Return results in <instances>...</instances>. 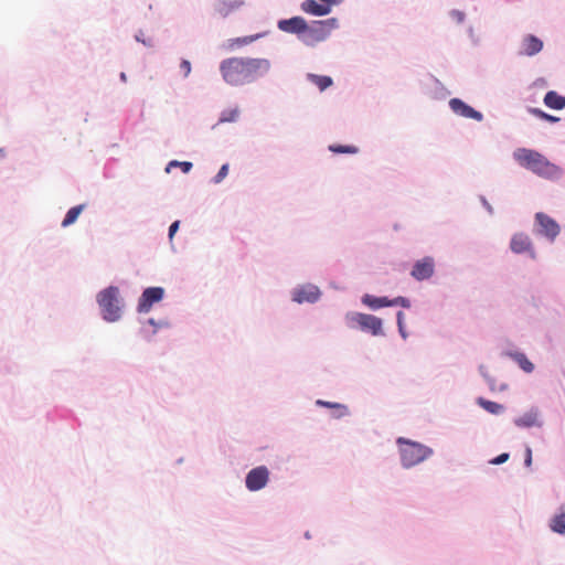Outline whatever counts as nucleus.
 Returning <instances> with one entry per match:
<instances>
[{
    "label": "nucleus",
    "instance_id": "nucleus-5",
    "mask_svg": "<svg viewBox=\"0 0 565 565\" xmlns=\"http://www.w3.org/2000/svg\"><path fill=\"white\" fill-rule=\"evenodd\" d=\"M345 321L352 329L360 328L362 331H367L372 335L383 334L382 320L375 316L361 312H350L345 316Z\"/></svg>",
    "mask_w": 565,
    "mask_h": 565
},
{
    "label": "nucleus",
    "instance_id": "nucleus-11",
    "mask_svg": "<svg viewBox=\"0 0 565 565\" xmlns=\"http://www.w3.org/2000/svg\"><path fill=\"white\" fill-rule=\"evenodd\" d=\"M320 297V290L317 286L306 285L294 290L292 299L298 303L316 302Z\"/></svg>",
    "mask_w": 565,
    "mask_h": 565
},
{
    "label": "nucleus",
    "instance_id": "nucleus-42",
    "mask_svg": "<svg viewBox=\"0 0 565 565\" xmlns=\"http://www.w3.org/2000/svg\"><path fill=\"white\" fill-rule=\"evenodd\" d=\"M399 333L402 334L403 338H406V333H405L404 327H402V331H399Z\"/></svg>",
    "mask_w": 565,
    "mask_h": 565
},
{
    "label": "nucleus",
    "instance_id": "nucleus-21",
    "mask_svg": "<svg viewBox=\"0 0 565 565\" xmlns=\"http://www.w3.org/2000/svg\"><path fill=\"white\" fill-rule=\"evenodd\" d=\"M308 79L313 83L321 92L333 84L332 78L326 75L308 74Z\"/></svg>",
    "mask_w": 565,
    "mask_h": 565
},
{
    "label": "nucleus",
    "instance_id": "nucleus-10",
    "mask_svg": "<svg viewBox=\"0 0 565 565\" xmlns=\"http://www.w3.org/2000/svg\"><path fill=\"white\" fill-rule=\"evenodd\" d=\"M449 106H450V109L461 116V117H465V118H471V119H475L477 121H481L483 116L480 111L473 109L472 107H470L469 105H467L465 102H462L461 99L459 98H452L449 100Z\"/></svg>",
    "mask_w": 565,
    "mask_h": 565
},
{
    "label": "nucleus",
    "instance_id": "nucleus-35",
    "mask_svg": "<svg viewBox=\"0 0 565 565\" xmlns=\"http://www.w3.org/2000/svg\"><path fill=\"white\" fill-rule=\"evenodd\" d=\"M508 459H509V454L504 452V454L499 455L494 459H492L491 463H493V465H501V463L505 462Z\"/></svg>",
    "mask_w": 565,
    "mask_h": 565
},
{
    "label": "nucleus",
    "instance_id": "nucleus-19",
    "mask_svg": "<svg viewBox=\"0 0 565 565\" xmlns=\"http://www.w3.org/2000/svg\"><path fill=\"white\" fill-rule=\"evenodd\" d=\"M362 301L364 305H366L367 307H370L372 309L391 307V299H388L387 297H374L371 295H365L362 298Z\"/></svg>",
    "mask_w": 565,
    "mask_h": 565
},
{
    "label": "nucleus",
    "instance_id": "nucleus-25",
    "mask_svg": "<svg viewBox=\"0 0 565 565\" xmlns=\"http://www.w3.org/2000/svg\"><path fill=\"white\" fill-rule=\"evenodd\" d=\"M260 38V34H255V35H248V36H243V38H235V39H231L228 41V46L231 49H235V47H241L243 45H247V44H250L253 43L254 41H256L257 39Z\"/></svg>",
    "mask_w": 565,
    "mask_h": 565
},
{
    "label": "nucleus",
    "instance_id": "nucleus-26",
    "mask_svg": "<svg viewBox=\"0 0 565 565\" xmlns=\"http://www.w3.org/2000/svg\"><path fill=\"white\" fill-rule=\"evenodd\" d=\"M316 404L319 405V406L337 409L335 417H342V416L348 415V413H349L348 412V407L342 405V404L331 403V402H327V401H322V399H318L316 402Z\"/></svg>",
    "mask_w": 565,
    "mask_h": 565
},
{
    "label": "nucleus",
    "instance_id": "nucleus-38",
    "mask_svg": "<svg viewBox=\"0 0 565 565\" xmlns=\"http://www.w3.org/2000/svg\"><path fill=\"white\" fill-rule=\"evenodd\" d=\"M321 2H323L324 4H329V8L331 9V7L333 4H339L342 2V0H320Z\"/></svg>",
    "mask_w": 565,
    "mask_h": 565
},
{
    "label": "nucleus",
    "instance_id": "nucleus-22",
    "mask_svg": "<svg viewBox=\"0 0 565 565\" xmlns=\"http://www.w3.org/2000/svg\"><path fill=\"white\" fill-rule=\"evenodd\" d=\"M511 356L524 372L531 373L534 370L533 363L526 358L524 353L515 352L512 353Z\"/></svg>",
    "mask_w": 565,
    "mask_h": 565
},
{
    "label": "nucleus",
    "instance_id": "nucleus-28",
    "mask_svg": "<svg viewBox=\"0 0 565 565\" xmlns=\"http://www.w3.org/2000/svg\"><path fill=\"white\" fill-rule=\"evenodd\" d=\"M529 111L532 115H534L543 120L550 121V122H557L559 120L558 117L550 115V114L541 110L540 108H530Z\"/></svg>",
    "mask_w": 565,
    "mask_h": 565
},
{
    "label": "nucleus",
    "instance_id": "nucleus-41",
    "mask_svg": "<svg viewBox=\"0 0 565 565\" xmlns=\"http://www.w3.org/2000/svg\"><path fill=\"white\" fill-rule=\"evenodd\" d=\"M149 323H150L151 326H154V327H158V326H159V324H157V323L154 322V320H153V319H149Z\"/></svg>",
    "mask_w": 565,
    "mask_h": 565
},
{
    "label": "nucleus",
    "instance_id": "nucleus-33",
    "mask_svg": "<svg viewBox=\"0 0 565 565\" xmlns=\"http://www.w3.org/2000/svg\"><path fill=\"white\" fill-rule=\"evenodd\" d=\"M180 70L186 77L191 73V63L188 60H182V62L180 63Z\"/></svg>",
    "mask_w": 565,
    "mask_h": 565
},
{
    "label": "nucleus",
    "instance_id": "nucleus-17",
    "mask_svg": "<svg viewBox=\"0 0 565 565\" xmlns=\"http://www.w3.org/2000/svg\"><path fill=\"white\" fill-rule=\"evenodd\" d=\"M301 10L317 17L327 15L331 12L329 4L318 3L316 0H305L301 3Z\"/></svg>",
    "mask_w": 565,
    "mask_h": 565
},
{
    "label": "nucleus",
    "instance_id": "nucleus-4",
    "mask_svg": "<svg viewBox=\"0 0 565 565\" xmlns=\"http://www.w3.org/2000/svg\"><path fill=\"white\" fill-rule=\"evenodd\" d=\"M97 302L105 320L114 322L120 318L119 289L115 286L102 290L97 295Z\"/></svg>",
    "mask_w": 565,
    "mask_h": 565
},
{
    "label": "nucleus",
    "instance_id": "nucleus-3",
    "mask_svg": "<svg viewBox=\"0 0 565 565\" xmlns=\"http://www.w3.org/2000/svg\"><path fill=\"white\" fill-rule=\"evenodd\" d=\"M397 444L399 445L402 465L405 468L420 463L433 454L430 448L403 437L397 439Z\"/></svg>",
    "mask_w": 565,
    "mask_h": 565
},
{
    "label": "nucleus",
    "instance_id": "nucleus-8",
    "mask_svg": "<svg viewBox=\"0 0 565 565\" xmlns=\"http://www.w3.org/2000/svg\"><path fill=\"white\" fill-rule=\"evenodd\" d=\"M269 480V471L265 466L252 469L246 476V488L249 491H258L263 489Z\"/></svg>",
    "mask_w": 565,
    "mask_h": 565
},
{
    "label": "nucleus",
    "instance_id": "nucleus-13",
    "mask_svg": "<svg viewBox=\"0 0 565 565\" xmlns=\"http://www.w3.org/2000/svg\"><path fill=\"white\" fill-rule=\"evenodd\" d=\"M278 29L282 32L298 34L301 36L303 31L307 29V22L301 17H294L278 21Z\"/></svg>",
    "mask_w": 565,
    "mask_h": 565
},
{
    "label": "nucleus",
    "instance_id": "nucleus-18",
    "mask_svg": "<svg viewBox=\"0 0 565 565\" xmlns=\"http://www.w3.org/2000/svg\"><path fill=\"white\" fill-rule=\"evenodd\" d=\"M545 106L552 109L565 108V96L557 94L555 90H550L545 94L543 99Z\"/></svg>",
    "mask_w": 565,
    "mask_h": 565
},
{
    "label": "nucleus",
    "instance_id": "nucleus-36",
    "mask_svg": "<svg viewBox=\"0 0 565 565\" xmlns=\"http://www.w3.org/2000/svg\"><path fill=\"white\" fill-rule=\"evenodd\" d=\"M179 225H180V222L179 221H174L170 227H169V238L170 241L173 238L174 234L177 233V231L179 230Z\"/></svg>",
    "mask_w": 565,
    "mask_h": 565
},
{
    "label": "nucleus",
    "instance_id": "nucleus-32",
    "mask_svg": "<svg viewBox=\"0 0 565 565\" xmlns=\"http://www.w3.org/2000/svg\"><path fill=\"white\" fill-rule=\"evenodd\" d=\"M392 306H402L404 308H409L411 307V303H409V300L407 298H404V297H396L394 299H391V307Z\"/></svg>",
    "mask_w": 565,
    "mask_h": 565
},
{
    "label": "nucleus",
    "instance_id": "nucleus-34",
    "mask_svg": "<svg viewBox=\"0 0 565 565\" xmlns=\"http://www.w3.org/2000/svg\"><path fill=\"white\" fill-rule=\"evenodd\" d=\"M450 15L457 23H462L465 20V14L458 10L451 11Z\"/></svg>",
    "mask_w": 565,
    "mask_h": 565
},
{
    "label": "nucleus",
    "instance_id": "nucleus-27",
    "mask_svg": "<svg viewBox=\"0 0 565 565\" xmlns=\"http://www.w3.org/2000/svg\"><path fill=\"white\" fill-rule=\"evenodd\" d=\"M329 150L334 153H356L359 149L354 146H341V145H331L329 146Z\"/></svg>",
    "mask_w": 565,
    "mask_h": 565
},
{
    "label": "nucleus",
    "instance_id": "nucleus-9",
    "mask_svg": "<svg viewBox=\"0 0 565 565\" xmlns=\"http://www.w3.org/2000/svg\"><path fill=\"white\" fill-rule=\"evenodd\" d=\"M535 221L540 226L539 233L546 236L548 239L554 241L555 237L559 234L558 224L547 214L543 212L536 213Z\"/></svg>",
    "mask_w": 565,
    "mask_h": 565
},
{
    "label": "nucleus",
    "instance_id": "nucleus-14",
    "mask_svg": "<svg viewBox=\"0 0 565 565\" xmlns=\"http://www.w3.org/2000/svg\"><path fill=\"white\" fill-rule=\"evenodd\" d=\"M510 247L512 252L516 254L530 253L532 258L535 257V253L532 248L531 238L529 237V235L524 233L514 234L511 239Z\"/></svg>",
    "mask_w": 565,
    "mask_h": 565
},
{
    "label": "nucleus",
    "instance_id": "nucleus-30",
    "mask_svg": "<svg viewBox=\"0 0 565 565\" xmlns=\"http://www.w3.org/2000/svg\"><path fill=\"white\" fill-rule=\"evenodd\" d=\"M237 117H238V110L231 109V110L222 114V116L220 118V122L235 121Z\"/></svg>",
    "mask_w": 565,
    "mask_h": 565
},
{
    "label": "nucleus",
    "instance_id": "nucleus-23",
    "mask_svg": "<svg viewBox=\"0 0 565 565\" xmlns=\"http://www.w3.org/2000/svg\"><path fill=\"white\" fill-rule=\"evenodd\" d=\"M83 210H84L83 204H79V205H76V206H73L72 209H70L62 222V226L67 227L71 224L75 223V221L77 220V217L79 216V214L82 213Z\"/></svg>",
    "mask_w": 565,
    "mask_h": 565
},
{
    "label": "nucleus",
    "instance_id": "nucleus-20",
    "mask_svg": "<svg viewBox=\"0 0 565 565\" xmlns=\"http://www.w3.org/2000/svg\"><path fill=\"white\" fill-rule=\"evenodd\" d=\"M553 532L558 534H565V508H561V513L555 515L551 520L550 524Z\"/></svg>",
    "mask_w": 565,
    "mask_h": 565
},
{
    "label": "nucleus",
    "instance_id": "nucleus-16",
    "mask_svg": "<svg viewBox=\"0 0 565 565\" xmlns=\"http://www.w3.org/2000/svg\"><path fill=\"white\" fill-rule=\"evenodd\" d=\"M514 424L522 428L540 427L542 425L540 413L536 408H532L522 416L515 418Z\"/></svg>",
    "mask_w": 565,
    "mask_h": 565
},
{
    "label": "nucleus",
    "instance_id": "nucleus-39",
    "mask_svg": "<svg viewBox=\"0 0 565 565\" xmlns=\"http://www.w3.org/2000/svg\"><path fill=\"white\" fill-rule=\"evenodd\" d=\"M531 461H532V452H531V449H530V448H527V450H526V459H525V463H526L527 466H530V465H531Z\"/></svg>",
    "mask_w": 565,
    "mask_h": 565
},
{
    "label": "nucleus",
    "instance_id": "nucleus-31",
    "mask_svg": "<svg viewBox=\"0 0 565 565\" xmlns=\"http://www.w3.org/2000/svg\"><path fill=\"white\" fill-rule=\"evenodd\" d=\"M228 173V164L225 163L221 167V169L218 170L217 174L214 177V183H220L222 182L225 177L227 175Z\"/></svg>",
    "mask_w": 565,
    "mask_h": 565
},
{
    "label": "nucleus",
    "instance_id": "nucleus-37",
    "mask_svg": "<svg viewBox=\"0 0 565 565\" xmlns=\"http://www.w3.org/2000/svg\"><path fill=\"white\" fill-rule=\"evenodd\" d=\"M396 318H397L398 330L402 331V327H404V319H405L404 312L398 311L396 315Z\"/></svg>",
    "mask_w": 565,
    "mask_h": 565
},
{
    "label": "nucleus",
    "instance_id": "nucleus-1",
    "mask_svg": "<svg viewBox=\"0 0 565 565\" xmlns=\"http://www.w3.org/2000/svg\"><path fill=\"white\" fill-rule=\"evenodd\" d=\"M270 63L266 58L230 57L221 62L223 79L233 86L256 81L268 73Z\"/></svg>",
    "mask_w": 565,
    "mask_h": 565
},
{
    "label": "nucleus",
    "instance_id": "nucleus-7",
    "mask_svg": "<svg viewBox=\"0 0 565 565\" xmlns=\"http://www.w3.org/2000/svg\"><path fill=\"white\" fill-rule=\"evenodd\" d=\"M164 290L161 287H149L143 290L139 298L137 310L140 313H147L150 311L153 303L162 300Z\"/></svg>",
    "mask_w": 565,
    "mask_h": 565
},
{
    "label": "nucleus",
    "instance_id": "nucleus-29",
    "mask_svg": "<svg viewBox=\"0 0 565 565\" xmlns=\"http://www.w3.org/2000/svg\"><path fill=\"white\" fill-rule=\"evenodd\" d=\"M170 167H180L184 173H188L192 169V163L189 161H171L167 168V171H169Z\"/></svg>",
    "mask_w": 565,
    "mask_h": 565
},
{
    "label": "nucleus",
    "instance_id": "nucleus-6",
    "mask_svg": "<svg viewBox=\"0 0 565 565\" xmlns=\"http://www.w3.org/2000/svg\"><path fill=\"white\" fill-rule=\"evenodd\" d=\"M329 34V25L324 21H315L312 24H307L300 40L307 45H315L324 41Z\"/></svg>",
    "mask_w": 565,
    "mask_h": 565
},
{
    "label": "nucleus",
    "instance_id": "nucleus-2",
    "mask_svg": "<svg viewBox=\"0 0 565 565\" xmlns=\"http://www.w3.org/2000/svg\"><path fill=\"white\" fill-rule=\"evenodd\" d=\"M513 158L521 167L542 178L553 179L561 175V169L536 150L518 148L513 152Z\"/></svg>",
    "mask_w": 565,
    "mask_h": 565
},
{
    "label": "nucleus",
    "instance_id": "nucleus-12",
    "mask_svg": "<svg viewBox=\"0 0 565 565\" xmlns=\"http://www.w3.org/2000/svg\"><path fill=\"white\" fill-rule=\"evenodd\" d=\"M434 260L433 258L430 257H425L418 262L415 263L413 269H412V273L411 275L416 279V280H424V279H428L433 276L434 274Z\"/></svg>",
    "mask_w": 565,
    "mask_h": 565
},
{
    "label": "nucleus",
    "instance_id": "nucleus-15",
    "mask_svg": "<svg viewBox=\"0 0 565 565\" xmlns=\"http://www.w3.org/2000/svg\"><path fill=\"white\" fill-rule=\"evenodd\" d=\"M543 49V42L537 36L527 34L522 39L520 54L533 56Z\"/></svg>",
    "mask_w": 565,
    "mask_h": 565
},
{
    "label": "nucleus",
    "instance_id": "nucleus-43",
    "mask_svg": "<svg viewBox=\"0 0 565 565\" xmlns=\"http://www.w3.org/2000/svg\"><path fill=\"white\" fill-rule=\"evenodd\" d=\"M120 78L125 82V81H126V74H125V73H121V74H120Z\"/></svg>",
    "mask_w": 565,
    "mask_h": 565
},
{
    "label": "nucleus",
    "instance_id": "nucleus-24",
    "mask_svg": "<svg viewBox=\"0 0 565 565\" xmlns=\"http://www.w3.org/2000/svg\"><path fill=\"white\" fill-rule=\"evenodd\" d=\"M478 404L490 414L498 415L503 412V406L501 404L484 399L482 397L478 398Z\"/></svg>",
    "mask_w": 565,
    "mask_h": 565
},
{
    "label": "nucleus",
    "instance_id": "nucleus-40",
    "mask_svg": "<svg viewBox=\"0 0 565 565\" xmlns=\"http://www.w3.org/2000/svg\"><path fill=\"white\" fill-rule=\"evenodd\" d=\"M242 4H243V2H233V3L230 4V9L238 8Z\"/></svg>",
    "mask_w": 565,
    "mask_h": 565
}]
</instances>
